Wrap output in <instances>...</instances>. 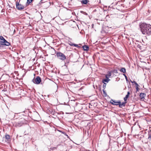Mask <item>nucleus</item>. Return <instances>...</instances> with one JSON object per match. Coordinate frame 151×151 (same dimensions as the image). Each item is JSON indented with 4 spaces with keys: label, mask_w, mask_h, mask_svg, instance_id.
I'll use <instances>...</instances> for the list:
<instances>
[{
    "label": "nucleus",
    "mask_w": 151,
    "mask_h": 151,
    "mask_svg": "<svg viewBox=\"0 0 151 151\" xmlns=\"http://www.w3.org/2000/svg\"><path fill=\"white\" fill-rule=\"evenodd\" d=\"M140 30L144 35H151V25L149 24L143 23L140 25Z\"/></svg>",
    "instance_id": "obj_1"
},
{
    "label": "nucleus",
    "mask_w": 151,
    "mask_h": 151,
    "mask_svg": "<svg viewBox=\"0 0 151 151\" xmlns=\"http://www.w3.org/2000/svg\"><path fill=\"white\" fill-rule=\"evenodd\" d=\"M56 55L58 58L61 60H64L66 59L65 56L61 52H58L57 53Z\"/></svg>",
    "instance_id": "obj_2"
},
{
    "label": "nucleus",
    "mask_w": 151,
    "mask_h": 151,
    "mask_svg": "<svg viewBox=\"0 0 151 151\" xmlns=\"http://www.w3.org/2000/svg\"><path fill=\"white\" fill-rule=\"evenodd\" d=\"M16 6L17 8L19 10L24 9L25 7L24 5L18 3V2H16Z\"/></svg>",
    "instance_id": "obj_3"
},
{
    "label": "nucleus",
    "mask_w": 151,
    "mask_h": 151,
    "mask_svg": "<svg viewBox=\"0 0 151 151\" xmlns=\"http://www.w3.org/2000/svg\"><path fill=\"white\" fill-rule=\"evenodd\" d=\"M111 76V72L109 71L108 73V74L105 75L106 78L104 79V82L108 83L109 81H110V79H109V78Z\"/></svg>",
    "instance_id": "obj_4"
},
{
    "label": "nucleus",
    "mask_w": 151,
    "mask_h": 151,
    "mask_svg": "<svg viewBox=\"0 0 151 151\" xmlns=\"http://www.w3.org/2000/svg\"><path fill=\"white\" fill-rule=\"evenodd\" d=\"M33 83L36 84H39L41 81V79L40 78L39 76H37L35 79H33L32 80Z\"/></svg>",
    "instance_id": "obj_5"
},
{
    "label": "nucleus",
    "mask_w": 151,
    "mask_h": 151,
    "mask_svg": "<svg viewBox=\"0 0 151 151\" xmlns=\"http://www.w3.org/2000/svg\"><path fill=\"white\" fill-rule=\"evenodd\" d=\"M0 44L2 45L3 44L4 42L6 40L2 36H0Z\"/></svg>",
    "instance_id": "obj_6"
},
{
    "label": "nucleus",
    "mask_w": 151,
    "mask_h": 151,
    "mask_svg": "<svg viewBox=\"0 0 151 151\" xmlns=\"http://www.w3.org/2000/svg\"><path fill=\"white\" fill-rule=\"evenodd\" d=\"M5 138L6 140V141L9 142L10 141V136L8 134H6L5 136Z\"/></svg>",
    "instance_id": "obj_7"
},
{
    "label": "nucleus",
    "mask_w": 151,
    "mask_h": 151,
    "mask_svg": "<svg viewBox=\"0 0 151 151\" xmlns=\"http://www.w3.org/2000/svg\"><path fill=\"white\" fill-rule=\"evenodd\" d=\"M126 103V102H122V103H118V104L117 105H119V106L120 108H122L123 106H125V104Z\"/></svg>",
    "instance_id": "obj_8"
},
{
    "label": "nucleus",
    "mask_w": 151,
    "mask_h": 151,
    "mask_svg": "<svg viewBox=\"0 0 151 151\" xmlns=\"http://www.w3.org/2000/svg\"><path fill=\"white\" fill-rule=\"evenodd\" d=\"M69 44L71 46H74L77 47H79V46L78 45H77L75 44H73L71 42H70L69 43Z\"/></svg>",
    "instance_id": "obj_9"
},
{
    "label": "nucleus",
    "mask_w": 151,
    "mask_h": 151,
    "mask_svg": "<svg viewBox=\"0 0 151 151\" xmlns=\"http://www.w3.org/2000/svg\"><path fill=\"white\" fill-rule=\"evenodd\" d=\"M110 102L112 104H116L115 103H120V101L117 102L116 101L113 100L111 99L110 101ZM116 105H117V104H116Z\"/></svg>",
    "instance_id": "obj_10"
},
{
    "label": "nucleus",
    "mask_w": 151,
    "mask_h": 151,
    "mask_svg": "<svg viewBox=\"0 0 151 151\" xmlns=\"http://www.w3.org/2000/svg\"><path fill=\"white\" fill-rule=\"evenodd\" d=\"M18 3L24 5L27 2H26V0H19Z\"/></svg>",
    "instance_id": "obj_11"
},
{
    "label": "nucleus",
    "mask_w": 151,
    "mask_h": 151,
    "mask_svg": "<svg viewBox=\"0 0 151 151\" xmlns=\"http://www.w3.org/2000/svg\"><path fill=\"white\" fill-rule=\"evenodd\" d=\"M146 94L145 93H140L139 96L141 99H143L144 98Z\"/></svg>",
    "instance_id": "obj_12"
},
{
    "label": "nucleus",
    "mask_w": 151,
    "mask_h": 151,
    "mask_svg": "<svg viewBox=\"0 0 151 151\" xmlns=\"http://www.w3.org/2000/svg\"><path fill=\"white\" fill-rule=\"evenodd\" d=\"M2 45H5L6 46H9L10 45V43L9 42H8L6 40L4 42L3 44Z\"/></svg>",
    "instance_id": "obj_13"
},
{
    "label": "nucleus",
    "mask_w": 151,
    "mask_h": 151,
    "mask_svg": "<svg viewBox=\"0 0 151 151\" xmlns=\"http://www.w3.org/2000/svg\"><path fill=\"white\" fill-rule=\"evenodd\" d=\"M83 48L84 49V50L85 51H88L89 50V47H88L86 45H84L83 46Z\"/></svg>",
    "instance_id": "obj_14"
},
{
    "label": "nucleus",
    "mask_w": 151,
    "mask_h": 151,
    "mask_svg": "<svg viewBox=\"0 0 151 151\" xmlns=\"http://www.w3.org/2000/svg\"><path fill=\"white\" fill-rule=\"evenodd\" d=\"M20 120L19 121L20 122V124H19V125H17L18 126H21L22 124H23L24 123V122H22V121L23 120H24V119H23V118H21L20 119Z\"/></svg>",
    "instance_id": "obj_15"
},
{
    "label": "nucleus",
    "mask_w": 151,
    "mask_h": 151,
    "mask_svg": "<svg viewBox=\"0 0 151 151\" xmlns=\"http://www.w3.org/2000/svg\"><path fill=\"white\" fill-rule=\"evenodd\" d=\"M119 70L120 71L124 73L126 72V69L124 68H121Z\"/></svg>",
    "instance_id": "obj_16"
},
{
    "label": "nucleus",
    "mask_w": 151,
    "mask_h": 151,
    "mask_svg": "<svg viewBox=\"0 0 151 151\" xmlns=\"http://www.w3.org/2000/svg\"><path fill=\"white\" fill-rule=\"evenodd\" d=\"M81 3L82 4H86L88 3V1L87 0H82L81 1Z\"/></svg>",
    "instance_id": "obj_17"
},
{
    "label": "nucleus",
    "mask_w": 151,
    "mask_h": 151,
    "mask_svg": "<svg viewBox=\"0 0 151 151\" xmlns=\"http://www.w3.org/2000/svg\"><path fill=\"white\" fill-rule=\"evenodd\" d=\"M136 91H139V85L137 83L136 85Z\"/></svg>",
    "instance_id": "obj_18"
},
{
    "label": "nucleus",
    "mask_w": 151,
    "mask_h": 151,
    "mask_svg": "<svg viewBox=\"0 0 151 151\" xmlns=\"http://www.w3.org/2000/svg\"><path fill=\"white\" fill-rule=\"evenodd\" d=\"M129 96L127 95H126L125 97L124 98V100L125 101H126L127 100Z\"/></svg>",
    "instance_id": "obj_19"
},
{
    "label": "nucleus",
    "mask_w": 151,
    "mask_h": 151,
    "mask_svg": "<svg viewBox=\"0 0 151 151\" xmlns=\"http://www.w3.org/2000/svg\"><path fill=\"white\" fill-rule=\"evenodd\" d=\"M27 3L28 4H29L31 3L33 0H27Z\"/></svg>",
    "instance_id": "obj_20"
},
{
    "label": "nucleus",
    "mask_w": 151,
    "mask_h": 151,
    "mask_svg": "<svg viewBox=\"0 0 151 151\" xmlns=\"http://www.w3.org/2000/svg\"><path fill=\"white\" fill-rule=\"evenodd\" d=\"M130 82L132 83H134V84H135V85L136 84H137V83L134 81H132V80H130Z\"/></svg>",
    "instance_id": "obj_21"
},
{
    "label": "nucleus",
    "mask_w": 151,
    "mask_h": 151,
    "mask_svg": "<svg viewBox=\"0 0 151 151\" xmlns=\"http://www.w3.org/2000/svg\"><path fill=\"white\" fill-rule=\"evenodd\" d=\"M148 139H151V134H149V136L148 137Z\"/></svg>",
    "instance_id": "obj_22"
},
{
    "label": "nucleus",
    "mask_w": 151,
    "mask_h": 151,
    "mask_svg": "<svg viewBox=\"0 0 151 151\" xmlns=\"http://www.w3.org/2000/svg\"><path fill=\"white\" fill-rule=\"evenodd\" d=\"M124 75L125 76V78L126 79L127 81L128 80H127V76L125 74H124Z\"/></svg>",
    "instance_id": "obj_23"
},
{
    "label": "nucleus",
    "mask_w": 151,
    "mask_h": 151,
    "mask_svg": "<svg viewBox=\"0 0 151 151\" xmlns=\"http://www.w3.org/2000/svg\"><path fill=\"white\" fill-rule=\"evenodd\" d=\"M108 18H109V16L107 15L106 16V18H105V19H108Z\"/></svg>",
    "instance_id": "obj_24"
},
{
    "label": "nucleus",
    "mask_w": 151,
    "mask_h": 151,
    "mask_svg": "<svg viewBox=\"0 0 151 151\" xmlns=\"http://www.w3.org/2000/svg\"><path fill=\"white\" fill-rule=\"evenodd\" d=\"M130 94V92H129L128 91L127 92V95L128 96H129V95Z\"/></svg>",
    "instance_id": "obj_25"
},
{
    "label": "nucleus",
    "mask_w": 151,
    "mask_h": 151,
    "mask_svg": "<svg viewBox=\"0 0 151 151\" xmlns=\"http://www.w3.org/2000/svg\"><path fill=\"white\" fill-rule=\"evenodd\" d=\"M104 96H106L107 94H106V93L105 92V91H104Z\"/></svg>",
    "instance_id": "obj_26"
},
{
    "label": "nucleus",
    "mask_w": 151,
    "mask_h": 151,
    "mask_svg": "<svg viewBox=\"0 0 151 151\" xmlns=\"http://www.w3.org/2000/svg\"><path fill=\"white\" fill-rule=\"evenodd\" d=\"M102 82L103 83H104V79H102Z\"/></svg>",
    "instance_id": "obj_27"
},
{
    "label": "nucleus",
    "mask_w": 151,
    "mask_h": 151,
    "mask_svg": "<svg viewBox=\"0 0 151 151\" xmlns=\"http://www.w3.org/2000/svg\"><path fill=\"white\" fill-rule=\"evenodd\" d=\"M104 88H105V87L106 86V83H104Z\"/></svg>",
    "instance_id": "obj_28"
},
{
    "label": "nucleus",
    "mask_w": 151,
    "mask_h": 151,
    "mask_svg": "<svg viewBox=\"0 0 151 151\" xmlns=\"http://www.w3.org/2000/svg\"><path fill=\"white\" fill-rule=\"evenodd\" d=\"M102 91H103V93H104V89H102Z\"/></svg>",
    "instance_id": "obj_29"
},
{
    "label": "nucleus",
    "mask_w": 151,
    "mask_h": 151,
    "mask_svg": "<svg viewBox=\"0 0 151 151\" xmlns=\"http://www.w3.org/2000/svg\"><path fill=\"white\" fill-rule=\"evenodd\" d=\"M102 87H103V88H104V84H103V86H102Z\"/></svg>",
    "instance_id": "obj_30"
},
{
    "label": "nucleus",
    "mask_w": 151,
    "mask_h": 151,
    "mask_svg": "<svg viewBox=\"0 0 151 151\" xmlns=\"http://www.w3.org/2000/svg\"><path fill=\"white\" fill-rule=\"evenodd\" d=\"M107 27H109V26H107Z\"/></svg>",
    "instance_id": "obj_31"
},
{
    "label": "nucleus",
    "mask_w": 151,
    "mask_h": 151,
    "mask_svg": "<svg viewBox=\"0 0 151 151\" xmlns=\"http://www.w3.org/2000/svg\"><path fill=\"white\" fill-rule=\"evenodd\" d=\"M59 131L60 132H61V131Z\"/></svg>",
    "instance_id": "obj_32"
},
{
    "label": "nucleus",
    "mask_w": 151,
    "mask_h": 151,
    "mask_svg": "<svg viewBox=\"0 0 151 151\" xmlns=\"http://www.w3.org/2000/svg\"><path fill=\"white\" fill-rule=\"evenodd\" d=\"M96 10H95L93 11H96Z\"/></svg>",
    "instance_id": "obj_33"
},
{
    "label": "nucleus",
    "mask_w": 151,
    "mask_h": 151,
    "mask_svg": "<svg viewBox=\"0 0 151 151\" xmlns=\"http://www.w3.org/2000/svg\"><path fill=\"white\" fill-rule=\"evenodd\" d=\"M104 60H106V61H107L105 59H104Z\"/></svg>",
    "instance_id": "obj_34"
},
{
    "label": "nucleus",
    "mask_w": 151,
    "mask_h": 151,
    "mask_svg": "<svg viewBox=\"0 0 151 151\" xmlns=\"http://www.w3.org/2000/svg\"><path fill=\"white\" fill-rule=\"evenodd\" d=\"M135 0H134V1H135Z\"/></svg>",
    "instance_id": "obj_35"
}]
</instances>
